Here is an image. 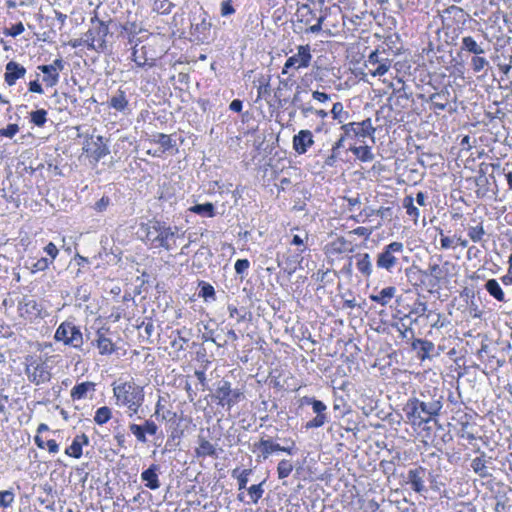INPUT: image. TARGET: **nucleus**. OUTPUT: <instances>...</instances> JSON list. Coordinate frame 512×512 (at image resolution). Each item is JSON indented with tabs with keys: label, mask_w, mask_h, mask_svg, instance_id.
<instances>
[{
	"label": "nucleus",
	"mask_w": 512,
	"mask_h": 512,
	"mask_svg": "<svg viewBox=\"0 0 512 512\" xmlns=\"http://www.w3.org/2000/svg\"><path fill=\"white\" fill-rule=\"evenodd\" d=\"M444 392L438 387L426 386L411 396L403 406L406 423L413 427L435 420L443 408Z\"/></svg>",
	"instance_id": "obj_1"
},
{
	"label": "nucleus",
	"mask_w": 512,
	"mask_h": 512,
	"mask_svg": "<svg viewBox=\"0 0 512 512\" xmlns=\"http://www.w3.org/2000/svg\"><path fill=\"white\" fill-rule=\"evenodd\" d=\"M139 231L143 234V242L150 248L171 251L176 246L180 229L163 220L153 218L141 223Z\"/></svg>",
	"instance_id": "obj_2"
},
{
	"label": "nucleus",
	"mask_w": 512,
	"mask_h": 512,
	"mask_svg": "<svg viewBox=\"0 0 512 512\" xmlns=\"http://www.w3.org/2000/svg\"><path fill=\"white\" fill-rule=\"evenodd\" d=\"M113 396L116 398V405L127 407L129 416L137 414L144 402V389L134 381H126L120 384L114 382Z\"/></svg>",
	"instance_id": "obj_3"
},
{
	"label": "nucleus",
	"mask_w": 512,
	"mask_h": 512,
	"mask_svg": "<svg viewBox=\"0 0 512 512\" xmlns=\"http://www.w3.org/2000/svg\"><path fill=\"white\" fill-rule=\"evenodd\" d=\"M213 398L217 400L218 405L230 411L234 405L245 398V395L241 389H233L231 383L223 379L217 383Z\"/></svg>",
	"instance_id": "obj_4"
},
{
	"label": "nucleus",
	"mask_w": 512,
	"mask_h": 512,
	"mask_svg": "<svg viewBox=\"0 0 512 512\" xmlns=\"http://www.w3.org/2000/svg\"><path fill=\"white\" fill-rule=\"evenodd\" d=\"M404 252V245L402 242L394 241L385 245L382 250L377 254L376 267L378 269L392 272L399 265V256Z\"/></svg>",
	"instance_id": "obj_5"
},
{
	"label": "nucleus",
	"mask_w": 512,
	"mask_h": 512,
	"mask_svg": "<svg viewBox=\"0 0 512 512\" xmlns=\"http://www.w3.org/2000/svg\"><path fill=\"white\" fill-rule=\"evenodd\" d=\"M54 339L77 350H81L84 343L80 328L71 321H64L58 326Z\"/></svg>",
	"instance_id": "obj_6"
},
{
	"label": "nucleus",
	"mask_w": 512,
	"mask_h": 512,
	"mask_svg": "<svg viewBox=\"0 0 512 512\" xmlns=\"http://www.w3.org/2000/svg\"><path fill=\"white\" fill-rule=\"evenodd\" d=\"M300 406H311L312 412L315 414L313 419L306 422L304 427L307 430L320 428L330 421L328 408L323 401L315 397L304 396L300 399Z\"/></svg>",
	"instance_id": "obj_7"
},
{
	"label": "nucleus",
	"mask_w": 512,
	"mask_h": 512,
	"mask_svg": "<svg viewBox=\"0 0 512 512\" xmlns=\"http://www.w3.org/2000/svg\"><path fill=\"white\" fill-rule=\"evenodd\" d=\"M296 17L298 22L308 26L306 33L317 34L322 30V24L326 19V15L313 9L309 4H301L298 6Z\"/></svg>",
	"instance_id": "obj_8"
},
{
	"label": "nucleus",
	"mask_w": 512,
	"mask_h": 512,
	"mask_svg": "<svg viewBox=\"0 0 512 512\" xmlns=\"http://www.w3.org/2000/svg\"><path fill=\"white\" fill-rule=\"evenodd\" d=\"M50 366L46 361L31 357L29 364L25 368V373L30 382L35 385L47 383L51 380Z\"/></svg>",
	"instance_id": "obj_9"
},
{
	"label": "nucleus",
	"mask_w": 512,
	"mask_h": 512,
	"mask_svg": "<svg viewBox=\"0 0 512 512\" xmlns=\"http://www.w3.org/2000/svg\"><path fill=\"white\" fill-rule=\"evenodd\" d=\"M284 442H290V446H281L278 443H275L271 438H261L258 443L254 444V447L261 452L259 457H262L264 460L269 458L273 453L282 451L287 453L288 455H293L295 453V441L291 438L285 439Z\"/></svg>",
	"instance_id": "obj_10"
},
{
	"label": "nucleus",
	"mask_w": 512,
	"mask_h": 512,
	"mask_svg": "<svg viewBox=\"0 0 512 512\" xmlns=\"http://www.w3.org/2000/svg\"><path fill=\"white\" fill-rule=\"evenodd\" d=\"M442 256H437V261H434V257L431 258L428 263V267L426 270H421L420 273L423 277L428 278V286L430 288H435L439 286L440 282L447 276V271H445V266H452V263L449 261H445L442 266L439 265Z\"/></svg>",
	"instance_id": "obj_11"
},
{
	"label": "nucleus",
	"mask_w": 512,
	"mask_h": 512,
	"mask_svg": "<svg viewBox=\"0 0 512 512\" xmlns=\"http://www.w3.org/2000/svg\"><path fill=\"white\" fill-rule=\"evenodd\" d=\"M312 59L311 50L309 45H300L298 51L293 56H290L282 69V74H287L289 69L293 68L299 70L306 68L310 65Z\"/></svg>",
	"instance_id": "obj_12"
},
{
	"label": "nucleus",
	"mask_w": 512,
	"mask_h": 512,
	"mask_svg": "<svg viewBox=\"0 0 512 512\" xmlns=\"http://www.w3.org/2000/svg\"><path fill=\"white\" fill-rule=\"evenodd\" d=\"M92 24L97 23L96 27L89 29L84 35V42L89 49H96L95 42H101L100 46L105 43L109 29L108 25L100 21L96 16L91 19Z\"/></svg>",
	"instance_id": "obj_13"
},
{
	"label": "nucleus",
	"mask_w": 512,
	"mask_h": 512,
	"mask_svg": "<svg viewBox=\"0 0 512 512\" xmlns=\"http://www.w3.org/2000/svg\"><path fill=\"white\" fill-rule=\"evenodd\" d=\"M83 149L95 162L100 161L110 153L107 140L101 135L96 136L95 139L91 138L90 142L87 141Z\"/></svg>",
	"instance_id": "obj_14"
},
{
	"label": "nucleus",
	"mask_w": 512,
	"mask_h": 512,
	"mask_svg": "<svg viewBox=\"0 0 512 512\" xmlns=\"http://www.w3.org/2000/svg\"><path fill=\"white\" fill-rule=\"evenodd\" d=\"M398 83H400L401 86L398 88H393V93L388 98L392 109L393 107L401 109L407 108L412 96V92L401 80H398Z\"/></svg>",
	"instance_id": "obj_15"
},
{
	"label": "nucleus",
	"mask_w": 512,
	"mask_h": 512,
	"mask_svg": "<svg viewBox=\"0 0 512 512\" xmlns=\"http://www.w3.org/2000/svg\"><path fill=\"white\" fill-rule=\"evenodd\" d=\"M108 106L123 115H128L131 112L126 91L121 88L117 89L116 92L110 96Z\"/></svg>",
	"instance_id": "obj_16"
},
{
	"label": "nucleus",
	"mask_w": 512,
	"mask_h": 512,
	"mask_svg": "<svg viewBox=\"0 0 512 512\" xmlns=\"http://www.w3.org/2000/svg\"><path fill=\"white\" fill-rule=\"evenodd\" d=\"M426 475V469L422 466H418L414 469H410L407 473L406 483L417 493H423L426 491L424 484V478Z\"/></svg>",
	"instance_id": "obj_17"
},
{
	"label": "nucleus",
	"mask_w": 512,
	"mask_h": 512,
	"mask_svg": "<svg viewBox=\"0 0 512 512\" xmlns=\"http://www.w3.org/2000/svg\"><path fill=\"white\" fill-rule=\"evenodd\" d=\"M351 260H355V266L358 272L365 278L369 279L373 273V262L369 253H356L351 257Z\"/></svg>",
	"instance_id": "obj_18"
},
{
	"label": "nucleus",
	"mask_w": 512,
	"mask_h": 512,
	"mask_svg": "<svg viewBox=\"0 0 512 512\" xmlns=\"http://www.w3.org/2000/svg\"><path fill=\"white\" fill-rule=\"evenodd\" d=\"M4 80L8 86L15 85L26 74V68L16 61H9L5 67Z\"/></svg>",
	"instance_id": "obj_19"
},
{
	"label": "nucleus",
	"mask_w": 512,
	"mask_h": 512,
	"mask_svg": "<svg viewBox=\"0 0 512 512\" xmlns=\"http://www.w3.org/2000/svg\"><path fill=\"white\" fill-rule=\"evenodd\" d=\"M314 143L313 134L310 130H300L293 137V148L298 154H304Z\"/></svg>",
	"instance_id": "obj_20"
},
{
	"label": "nucleus",
	"mask_w": 512,
	"mask_h": 512,
	"mask_svg": "<svg viewBox=\"0 0 512 512\" xmlns=\"http://www.w3.org/2000/svg\"><path fill=\"white\" fill-rule=\"evenodd\" d=\"M411 347L416 351L417 357L424 361L432 358V353L435 350V345L432 341L427 339H414L411 343Z\"/></svg>",
	"instance_id": "obj_21"
},
{
	"label": "nucleus",
	"mask_w": 512,
	"mask_h": 512,
	"mask_svg": "<svg viewBox=\"0 0 512 512\" xmlns=\"http://www.w3.org/2000/svg\"><path fill=\"white\" fill-rule=\"evenodd\" d=\"M199 22H195L197 18L194 16L191 23L194 33L197 34L198 39H206L211 29V22L208 19V14L204 10L198 16Z\"/></svg>",
	"instance_id": "obj_22"
},
{
	"label": "nucleus",
	"mask_w": 512,
	"mask_h": 512,
	"mask_svg": "<svg viewBox=\"0 0 512 512\" xmlns=\"http://www.w3.org/2000/svg\"><path fill=\"white\" fill-rule=\"evenodd\" d=\"M96 390V383L85 381L77 383L70 391V396L73 400H82L88 397L92 398Z\"/></svg>",
	"instance_id": "obj_23"
},
{
	"label": "nucleus",
	"mask_w": 512,
	"mask_h": 512,
	"mask_svg": "<svg viewBox=\"0 0 512 512\" xmlns=\"http://www.w3.org/2000/svg\"><path fill=\"white\" fill-rule=\"evenodd\" d=\"M160 467L157 464H151L141 473V479L145 482V486L151 490H157L160 487L158 471Z\"/></svg>",
	"instance_id": "obj_24"
},
{
	"label": "nucleus",
	"mask_w": 512,
	"mask_h": 512,
	"mask_svg": "<svg viewBox=\"0 0 512 512\" xmlns=\"http://www.w3.org/2000/svg\"><path fill=\"white\" fill-rule=\"evenodd\" d=\"M132 60L138 67H144L146 65L152 67L155 65V59L148 56L146 47H138L137 43L132 47Z\"/></svg>",
	"instance_id": "obj_25"
},
{
	"label": "nucleus",
	"mask_w": 512,
	"mask_h": 512,
	"mask_svg": "<svg viewBox=\"0 0 512 512\" xmlns=\"http://www.w3.org/2000/svg\"><path fill=\"white\" fill-rule=\"evenodd\" d=\"M484 287L489 295L492 296L495 300L499 302L509 301V299L506 298V294H509L510 292H507V290L504 291L496 279L487 280Z\"/></svg>",
	"instance_id": "obj_26"
},
{
	"label": "nucleus",
	"mask_w": 512,
	"mask_h": 512,
	"mask_svg": "<svg viewBox=\"0 0 512 512\" xmlns=\"http://www.w3.org/2000/svg\"><path fill=\"white\" fill-rule=\"evenodd\" d=\"M460 49L462 52L473 54V56L485 53L483 43H478L472 36H464L462 38Z\"/></svg>",
	"instance_id": "obj_27"
},
{
	"label": "nucleus",
	"mask_w": 512,
	"mask_h": 512,
	"mask_svg": "<svg viewBox=\"0 0 512 512\" xmlns=\"http://www.w3.org/2000/svg\"><path fill=\"white\" fill-rule=\"evenodd\" d=\"M397 289L394 286H388L383 288L376 294H371L369 296L370 300L373 302L379 303L382 306H386L395 296Z\"/></svg>",
	"instance_id": "obj_28"
},
{
	"label": "nucleus",
	"mask_w": 512,
	"mask_h": 512,
	"mask_svg": "<svg viewBox=\"0 0 512 512\" xmlns=\"http://www.w3.org/2000/svg\"><path fill=\"white\" fill-rule=\"evenodd\" d=\"M96 345L101 355H108L115 352V344L112 339L105 336L102 330L97 331Z\"/></svg>",
	"instance_id": "obj_29"
},
{
	"label": "nucleus",
	"mask_w": 512,
	"mask_h": 512,
	"mask_svg": "<svg viewBox=\"0 0 512 512\" xmlns=\"http://www.w3.org/2000/svg\"><path fill=\"white\" fill-rule=\"evenodd\" d=\"M486 463V454L485 452H481L479 457H476L472 460L471 468L478 476L481 478H486L490 476Z\"/></svg>",
	"instance_id": "obj_30"
},
{
	"label": "nucleus",
	"mask_w": 512,
	"mask_h": 512,
	"mask_svg": "<svg viewBox=\"0 0 512 512\" xmlns=\"http://www.w3.org/2000/svg\"><path fill=\"white\" fill-rule=\"evenodd\" d=\"M349 151H351L356 158L362 162H371L374 160V154L371 147L368 145L350 146Z\"/></svg>",
	"instance_id": "obj_31"
},
{
	"label": "nucleus",
	"mask_w": 512,
	"mask_h": 512,
	"mask_svg": "<svg viewBox=\"0 0 512 512\" xmlns=\"http://www.w3.org/2000/svg\"><path fill=\"white\" fill-rule=\"evenodd\" d=\"M411 315H416L417 317H426V319H430V317L433 316V311L428 310L426 302L417 299L413 303L409 314L406 315V318H409Z\"/></svg>",
	"instance_id": "obj_32"
},
{
	"label": "nucleus",
	"mask_w": 512,
	"mask_h": 512,
	"mask_svg": "<svg viewBox=\"0 0 512 512\" xmlns=\"http://www.w3.org/2000/svg\"><path fill=\"white\" fill-rule=\"evenodd\" d=\"M150 141L155 144H159L161 146L160 149L163 152L169 151L176 146V142L171 138V136L164 133L153 134Z\"/></svg>",
	"instance_id": "obj_33"
},
{
	"label": "nucleus",
	"mask_w": 512,
	"mask_h": 512,
	"mask_svg": "<svg viewBox=\"0 0 512 512\" xmlns=\"http://www.w3.org/2000/svg\"><path fill=\"white\" fill-rule=\"evenodd\" d=\"M189 212H192L194 214L203 216V217H209L212 218L216 215L215 212V206L211 202H206L202 204H195L188 209Z\"/></svg>",
	"instance_id": "obj_34"
},
{
	"label": "nucleus",
	"mask_w": 512,
	"mask_h": 512,
	"mask_svg": "<svg viewBox=\"0 0 512 512\" xmlns=\"http://www.w3.org/2000/svg\"><path fill=\"white\" fill-rule=\"evenodd\" d=\"M52 264V260L47 257H41L39 259H30L26 262L27 268L30 269L32 274L43 272L49 268Z\"/></svg>",
	"instance_id": "obj_35"
},
{
	"label": "nucleus",
	"mask_w": 512,
	"mask_h": 512,
	"mask_svg": "<svg viewBox=\"0 0 512 512\" xmlns=\"http://www.w3.org/2000/svg\"><path fill=\"white\" fill-rule=\"evenodd\" d=\"M470 67L474 73L483 72V75H486L487 70L490 68V63L482 54H478L471 58Z\"/></svg>",
	"instance_id": "obj_36"
},
{
	"label": "nucleus",
	"mask_w": 512,
	"mask_h": 512,
	"mask_svg": "<svg viewBox=\"0 0 512 512\" xmlns=\"http://www.w3.org/2000/svg\"><path fill=\"white\" fill-rule=\"evenodd\" d=\"M341 130L345 133V136H347L348 139L356 138L359 140L360 138L367 137L357 122L343 124L341 126Z\"/></svg>",
	"instance_id": "obj_37"
},
{
	"label": "nucleus",
	"mask_w": 512,
	"mask_h": 512,
	"mask_svg": "<svg viewBox=\"0 0 512 512\" xmlns=\"http://www.w3.org/2000/svg\"><path fill=\"white\" fill-rule=\"evenodd\" d=\"M38 69L44 74L43 81L49 87L55 86L59 81V73L52 66L40 65Z\"/></svg>",
	"instance_id": "obj_38"
},
{
	"label": "nucleus",
	"mask_w": 512,
	"mask_h": 512,
	"mask_svg": "<svg viewBox=\"0 0 512 512\" xmlns=\"http://www.w3.org/2000/svg\"><path fill=\"white\" fill-rule=\"evenodd\" d=\"M448 17H452L458 23H465L467 14L465 11L456 5H451L443 10L442 18L443 20Z\"/></svg>",
	"instance_id": "obj_39"
},
{
	"label": "nucleus",
	"mask_w": 512,
	"mask_h": 512,
	"mask_svg": "<svg viewBox=\"0 0 512 512\" xmlns=\"http://www.w3.org/2000/svg\"><path fill=\"white\" fill-rule=\"evenodd\" d=\"M196 454L198 457L216 456V449L208 440L199 436V447L196 448Z\"/></svg>",
	"instance_id": "obj_40"
},
{
	"label": "nucleus",
	"mask_w": 512,
	"mask_h": 512,
	"mask_svg": "<svg viewBox=\"0 0 512 512\" xmlns=\"http://www.w3.org/2000/svg\"><path fill=\"white\" fill-rule=\"evenodd\" d=\"M200 290H199V297L203 298L205 302H211L216 300V293L214 287L205 281H200L198 284Z\"/></svg>",
	"instance_id": "obj_41"
},
{
	"label": "nucleus",
	"mask_w": 512,
	"mask_h": 512,
	"mask_svg": "<svg viewBox=\"0 0 512 512\" xmlns=\"http://www.w3.org/2000/svg\"><path fill=\"white\" fill-rule=\"evenodd\" d=\"M174 6V3L169 0H154L152 11L160 15H168Z\"/></svg>",
	"instance_id": "obj_42"
},
{
	"label": "nucleus",
	"mask_w": 512,
	"mask_h": 512,
	"mask_svg": "<svg viewBox=\"0 0 512 512\" xmlns=\"http://www.w3.org/2000/svg\"><path fill=\"white\" fill-rule=\"evenodd\" d=\"M112 418V411L107 406L98 408L95 412L94 421L98 425L107 423Z\"/></svg>",
	"instance_id": "obj_43"
},
{
	"label": "nucleus",
	"mask_w": 512,
	"mask_h": 512,
	"mask_svg": "<svg viewBox=\"0 0 512 512\" xmlns=\"http://www.w3.org/2000/svg\"><path fill=\"white\" fill-rule=\"evenodd\" d=\"M403 207L406 209V213L417 219L420 215L419 209L414 206V198L411 195H407L404 197L402 202Z\"/></svg>",
	"instance_id": "obj_44"
},
{
	"label": "nucleus",
	"mask_w": 512,
	"mask_h": 512,
	"mask_svg": "<svg viewBox=\"0 0 512 512\" xmlns=\"http://www.w3.org/2000/svg\"><path fill=\"white\" fill-rule=\"evenodd\" d=\"M293 470V465L290 460L282 459L277 466V474L279 479L287 478Z\"/></svg>",
	"instance_id": "obj_45"
},
{
	"label": "nucleus",
	"mask_w": 512,
	"mask_h": 512,
	"mask_svg": "<svg viewBox=\"0 0 512 512\" xmlns=\"http://www.w3.org/2000/svg\"><path fill=\"white\" fill-rule=\"evenodd\" d=\"M264 483L265 481H262L261 483L252 485L248 488V494L252 503L256 504L262 498L264 493Z\"/></svg>",
	"instance_id": "obj_46"
},
{
	"label": "nucleus",
	"mask_w": 512,
	"mask_h": 512,
	"mask_svg": "<svg viewBox=\"0 0 512 512\" xmlns=\"http://www.w3.org/2000/svg\"><path fill=\"white\" fill-rule=\"evenodd\" d=\"M331 114L333 119L338 120L339 123H343L348 118V112L344 111L343 104L336 102L333 104Z\"/></svg>",
	"instance_id": "obj_47"
},
{
	"label": "nucleus",
	"mask_w": 512,
	"mask_h": 512,
	"mask_svg": "<svg viewBox=\"0 0 512 512\" xmlns=\"http://www.w3.org/2000/svg\"><path fill=\"white\" fill-rule=\"evenodd\" d=\"M47 111L44 110V109H37L35 111H32L30 113V120L31 122L38 126V127H42L44 126V124L46 123L47 121Z\"/></svg>",
	"instance_id": "obj_48"
},
{
	"label": "nucleus",
	"mask_w": 512,
	"mask_h": 512,
	"mask_svg": "<svg viewBox=\"0 0 512 512\" xmlns=\"http://www.w3.org/2000/svg\"><path fill=\"white\" fill-rule=\"evenodd\" d=\"M178 339L172 342V346L176 347L178 350L184 349V344L188 343L190 331H187L185 328L181 330H177Z\"/></svg>",
	"instance_id": "obj_49"
},
{
	"label": "nucleus",
	"mask_w": 512,
	"mask_h": 512,
	"mask_svg": "<svg viewBox=\"0 0 512 512\" xmlns=\"http://www.w3.org/2000/svg\"><path fill=\"white\" fill-rule=\"evenodd\" d=\"M238 469H234L232 471V477H237L238 480V489L243 490L246 489L248 483V476L251 473L250 469H244L237 475Z\"/></svg>",
	"instance_id": "obj_50"
},
{
	"label": "nucleus",
	"mask_w": 512,
	"mask_h": 512,
	"mask_svg": "<svg viewBox=\"0 0 512 512\" xmlns=\"http://www.w3.org/2000/svg\"><path fill=\"white\" fill-rule=\"evenodd\" d=\"M129 430L136 437L138 442H140V443L147 442L146 432L144 430L143 425H138V424H134V423L130 424Z\"/></svg>",
	"instance_id": "obj_51"
},
{
	"label": "nucleus",
	"mask_w": 512,
	"mask_h": 512,
	"mask_svg": "<svg viewBox=\"0 0 512 512\" xmlns=\"http://www.w3.org/2000/svg\"><path fill=\"white\" fill-rule=\"evenodd\" d=\"M485 234L482 224L468 228V236L473 242H480Z\"/></svg>",
	"instance_id": "obj_52"
},
{
	"label": "nucleus",
	"mask_w": 512,
	"mask_h": 512,
	"mask_svg": "<svg viewBox=\"0 0 512 512\" xmlns=\"http://www.w3.org/2000/svg\"><path fill=\"white\" fill-rule=\"evenodd\" d=\"M389 68L390 61L387 58H384L374 68H369V71L373 76H382L389 70Z\"/></svg>",
	"instance_id": "obj_53"
},
{
	"label": "nucleus",
	"mask_w": 512,
	"mask_h": 512,
	"mask_svg": "<svg viewBox=\"0 0 512 512\" xmlns=\"http://www.w3.org/2000/svg\"><path fill=\"white\" fill-rule=\"evenodd\" d=\"M357 123L363 130L364 134L367 137H370L372 139V142L374 143V133L376 131V128L373 127L372 120L370 118H366L365 120Z\"/></svg>",
	"instance_id": "obj_54"
},
{
	"label": "nucleus",
	"mask_w": 512,
	"mask_h": 512,
	"mask_svg": "<svg viewBox=\"0 0 512 512\" xmlns=\"http://www.w3.org/2000/svg\"><path fill=\"white\" fill-rule=\"evenodd\" d=\"M65 453L73 458H80L82 456V446L79 441L74 438L72 444L66 448Z\"/></svg>",
	"instance_id": "obj_55"
},
{
	"label": "nucleus",
	"mask_w": 512,
	"mask_h": 512,
	"mask_svg": "<svg viewBox=\"0 0 512 512\" xmlns=\"http://www.w3.org/2000/svg\"><path fill=\"white\" fill-rule=\"evenodd\" d=\"M140 32H142V29L138 27V25L134 22H128L125 25L122 26V34H125L128 37H135Z\"/></svg>",
	"instance_id": "obj_56"
},
{
	"label": "nucleus",
	"mask_w": 512,
	"mask_h": 512,
	"mask_svg": "<svg viewBox=\"0 0 512 512\" xmlns=\"http://www.w3.org/2000/svg\"><path fill=\"white\" fill-rule=\"evenodd\" d=\"M432 328L440 329L446 326V318L440 314L433 312V316L428 319Z\"/></svg>",
	"instance_id": "obj_57"
},
{
	"label": "nucleus",
	"mask_w": 512,
	"mask_h": 512,
	"mask_svg": "<svg viewBox=\"0 0 512 512\" xmlns=\"http://www.w3.org/2000/svg\"><path fill=\"white\" fill-rule=\"evenodd\" d=\"M14 501V493L10 490L0 492V508H7L12 505Z\"/></svg>",
	"instance_id": "obj_58"
},
{
	"label": "nucleus",
	"mask_w": 512,
	"mask_h": 512,
	"mask_svg": "<svg viewBox=\"0 0 512 512\" xmlns=\"http://www.w3.org/2000/svg\"><path fill=\"white\" fill-rule=\"evenodd\" d=\"M235 13L232 0H223L220 4V15L222 17H229Z\"/></svg>",
	"instance_id": "obj_59"
},
{
	"label": "nucleus",
	"mask_w": 512,
	"mask_h": 512,
	"mask_svg": "<svg viewBox=\"0 0 512 512\" xmlns=\"http://www.w3.org/2000/svg\"><path fill=\"white\" fill-rule=\"evenodd\" d=\"M201 339L203 342H213L218 347H224L227 345V340H223V342L218 341V336H214L213 330H209L202 334Z\"/></svg>",
	"instance_id": "obj_60"
},
{
	"label": "nucleus",
	"mask_w": 512,
	"mask_h": 512,
	"mask_svg": "<svg viewBox=\"0 0 512 512\" xmlns=\"http://www.w3.org/2000/svg\"><path fill=\"white\" fill-rule=\"evenodd\" d=\"M74 294L76 300L80 302H87L90 298V290L87 285L77 287Z\"/></svg>",
	"instance_id": "obj_61"
},
{
	"label": "nucleus",
	"mask_w": 512,
	"mask_h": 512,
	"mask_svg": "<svg viewBox=\"0 0 512 512\" xmlns=\"http://www.w3.org/2000/svg\"><path fill=\"white\" fill-rule=\"evenodd\" d=\"M19 131L17 124H8L6 128L0 129V136L13 138Z\"/></svg>",
	"instance_id": "obj_62"
},
{
	"label": "nucleus",
	"mask_w": 512,
	"mask_h": 512,
	"mask_svg": "<svg viewBox=\"0 0 512 512\" xmlns=\"http://www.w3.org/2000/svg\"><path fill=\"white\" fill-rule=\"evenodd\" d=\"M250 266V262L248 259H238L234 264L235 272L239 275H242L247 272Z\"/></svg>",
	"instance_id": "obj_63"
},
{
	"label": "nucleus",
	"mask_w": 512,
	"mask_h": 512,
	"mask_svg": "<svg viewBox=\"0 0 512 512\" xmlns=\"http://www.w3.org/2000/svg\"><path fill=\"white\" fill-rule=\"evenodd\" d=\"M111 200L108 196H102L95 204H94V210L97 212H104L107 207L110 205Z\"/></svg>",
	"instance_id": "obj_64"
}]
</instances>
